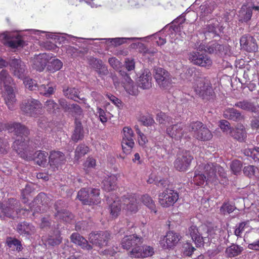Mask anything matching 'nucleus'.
<instances>
[{
	"instance_id": "nucleus-32",
	"label": "nucleus",
	"mask_w": 259,
	"mask_h": 259,
	"mask_svg": "<svg viewBox=\"0 0 259 259\" xmlns=\"http://www.w3.org/2000/svg\"><path fill=\"white\" fill-rule=\"evenodd\" d=\"M252 9L250 7L242 6L239 12V20L242 22H247L252 17Z\"/></svg>"
},
{
	"instance_id": "nucleus-47",
	"label": "nucleus",
	"mask_w": 259,
	"mask_h": 259,
	"mask_svg": "<svg viewBox=\"0 0 259 259\" xmlns=\"http://www.w3.org/2000/svg\"><path fill=\"white\" fill-rule=\"evenodd\" d=\"M249 221L241 222L236 226L234 233L238 237H240L245 228L249 227Z\"/></svg>"
},
{
	"instance_id": "nucleus-19",
	"label": "nucleus",
	"mask_w": 259,
	"mask_h": 259,
	"mask_svg": "<svg viewBox=\"0 0 259 259\" xmlns=\"http://www.w3.org/2000/svg\"><path fill=\"white\" fill-rule=\"evenodd\" d=\"M121 203L123 209L127 211L136 212L138 210V198L136 194L124 196Z\"/></svg>"
},
{
	"instance_id": "nucleus-20",
	"label": "nucleus",
	"mask_w": 259,
	"mask_h": 259,
	"mask_svg": "<svg viewBox=\"0 0 259 259\" xmlns=\"http://www.w3.org/2000/svg\"><path fill=\"white\" fill-rule=\"evenodd\" d=\"M143 242V239L137 235H130L124 236L121 241V247L125 249L128 250L135 246L141 245Z\"/></svg>"
},
{
	"instance_id": "nucleus-48",
	"label": "nucleus",
	"mask_w": 259,
	"mask_h": 259,
	"mask_svg": "<svg viewBox=\"0 0 259 259\" xmlns=\"http://www.w3.org/2000/svg\"><path fill=\"white\" fill-rule=\"evenodd\" d=\"M244 154L247 156L251 157L255 161L259 160V147L245 149Z\"/></svg>"
},
{
	"instance_id": "nucleus-58",
	"label": "nucleus",
	"mask_w": 259,
	"mask_h": 259,
	"mask_svg": "<svg viewBox=\"0 0 259 259\" xmlns=\"http://www.w3.org/2000/svg\"><path fill=\"white\" fill-rule=\"evenodd\" d=\"M26 65L24 62L17 59V77L22 78L26 71Z\"/></svg>"
},
{
	"instance_id": "nucleus-49",
	"label": "nucleus",
	"mask_w": 259,
	"mask_h": 259,
	"mask_svg": "<svg viewBox=\"0 0 259 259\" xmlns=\"http://www.w3.org/2000/svg\"><path fill=\"white\" fill-rule=\"evenodd\" d=\"M135 130L138 135V142L141 146H144L148 142L146 136L141 131L138 126H135Z\"/></svg>"
},
{
	"instance_id": "nucleus-40",
	"label": "nucleus",
	"mask_w": 259,
	"mask_h": 259,
	"mask_svg": "<svg viewBox=\"0 0 259 259\" xmlns=\"http://www.w3.org/2000/svg\"><path fill=\"white\" fill-rule=\"evenodd\" d=\"M142 202L148 207L152 211L156 212V207L154 201L148 195H144L141 197Z\"/></svg>"
},
{
	"instance_id": "nucleus-28",
	"label": "nucleus",
	"mask_w": 259,
	"mask_h": 259,
	"mask_svg": "<svg viewBox=\"0 0 259 259\" xmlns=\"http://www.w3.org/2000/svg\"><path fill=\"white\" fill-rule=\"evenodd\" d=\"M62 238L59 231L54 232L53 234L50 235L47 238L44 239L46 244L51 246L59 245L62 242Z\"/></svg>"
},
{
	"instance_id": "nucleus-22",
	"label": "nucleus",
	"mask_w": 259,
	"mask_h": 259,
	"mask_svg": "<svg viewBox=\"0 0 259 259\" xmlns=\"http://www.w3.org/2000/svg\"><path fill=\"white\" fill-rule=\"evenodd\" d=\"M181 238L179 234L173 231L168 232L163 241L165 242L163 246L166 248H172L178 243Z\"/></svg>"
},
{
	"instance_id": "nucleus-9",
	"label": "nucleus",
	"mask_w": 259,
	"mask_h": 259,
	"mask_svg": "<svg viewBox=\"0 0 259 259\" xmlns=\"http://www.w3.org/2000/svg\"><path fill=\"white\" fill-rule=\"evenodd\" d=\"M179 197L177 191L166 189L158 196V200L160 205L163 207L172 206L178 200Z\"/></svg>"
},
{
	"instance_id": "nucleus-54",
	"label": "nucleus",
	"mask_w": 259,
	"mask_h": 259,
	"mask_svg": "<svg viewBox=\"0 0 259 259\" xmlns=\"http://www.w3.org/2000/svg\"><path fill=\"white\" fill-rule=\"evenodd\" d=\"M95 62L96 65V68L97 69L98 73L101 75L107 74V68L103 64L102 61L100 60H96Z\"/></svg>"
},
{
	"instance_id": "nucleus-15",
	"label": "nucleus",
	"mask_w": 259,
	"mask_h": 259,
	"mask_svg": "<svg viewBox=\"0 0 259 259\" xmlns=\"http://www.w3.org/2000/svg\"><path fill=\"white\" fill-rule=\"evenodd\" d=\"M244 240L248 244L249 249L259 250V229H252L250 231L246 232Z\"/></svg>"
},
{
	"instance_id": "nucleus-17",
	"label": "nucleus",
	"mask_w": 259,
	"mask_h": 259,
	"mask_svg": "<svg viewBox=\"0 0 259 259\" xmlns=\"http://www.w3.org/2000/svg\"><path fill=\"white\" fill-rule=\"evenodd\" d=\"M189 131V126L186 127L182 123L174 124L166 128L167 134L172 138L180 139L183 137L186 138L185 133Z\"/></svg>"
},
{
	"instance_id": "nucleus-60",
	"label": "nucleus",
	"mask_w": 259,
	"mask_h": 259,
	"mask_svg": "<svg viewBox=\"0 0 259 259\" xmlns=\"http://www.w3.org/2000/svg\"><path fill=\"white\" fill-rule=\"evenodd\" d=\"M182 250L184 255L190 256L195 249L190 243L187 242L183 245Z\"/></svg>"
},
{
	"instance_id": "nucleus-7",
	"label": "nucleus",
	"mask_w": 259,
	"mask_h": 259,
	"mask_svg": "<svg viewBox=\"0 0 259 259\" xmlns=\"http://www.w3.org/2000/svg\"><path fill=\"white\" fill-rule=\"evenodd\" d=\"M193 159V157L189 151H182L177 155L174 167L180 171H185L189 168Z\"/></svg>"
},
{
	"instance_id": "nucleus-30",
	"label": "nucleus",
	"mask_w": 259,
	"mask_h": 259,
	"mask_svg": "<svg viewBox=\"0 0 259 259\" xmlns=\"http://www.w3.org/2000/svg\"><path fill=\"white\" fill-rule=\"evenodd\" d=\"M117 178L114 175H111L106 178L103 181V188L107 192L114 190L116 188Z\"/></svg>"
},
{
	"instance_id": "nucleus-33",
	"label": "nucleus",
	"mask_w": 259,
	"mask_h": 259,
	"mask_svg": "<svg viewBox=\"0 0 259 259\" xmlns=\"http://www.w3.org/2000/svg\"><path fill=\"white\" fill-rule=\"evenodd\" d=\"M83 137V131L81 123L80 122H76L71 139L74 142H77L82 139Z\"/></svg>"
},
{
	"instance_id": "nucleus-36",
	"label": "nucleus",
	"mask_w": 259,
	"mask_h": 259,
	"mask_svg": "<svg viewBox=\"0 0 259 259\" xmlns=\"http://www.w3.org/2000/svg\"><path fill=\"white\" fill-rule=\"evenodd\" d=\"M156 119L159 124L167 126L174 123L171 117L162 112H160L157 114Z\"/></svg>"
},
{
	"instance_id": "nucleus-16",
	"label": "nucleus",
	"mask_w": 259,
	"mask_h": 259,
	"mask_svg": "<svg viewBox=\"0 0 259 259\" xmlns=\"http://www.w3.org/2000/svg\"><path fill=\"white\" fill-rule=\"evenodd\" d=\"M119 73L121 76V84L125 91L130 95H137L138 93L137 87L134 84V82L128 74L122 70H119Z\"/></svg>"
},
{
	"instance_id": "nucleus-31",
	"label": "nucleus",
	"mask_w": 259,
	"mask_h": 259,
	"mask_svg": "<svg viewBox=\"0 0 259 259\" xmlns=\"http://www.w3.org/2000/svg\"><path fill=\"white\" fill-rule=\"evenodd\" d=\"M17 232L22 235H30L35 232V228L31 224L24 222L17 226Z\"/></svg>"
},
{
	"instance_id": "nucleus-43",
	"label": "nucleus",
	"mask_w": 259,
	"mask_h": 259,
	"mask_svg": "<svg viewBox=\"0 0 259 259\" xmlns=\"http://www.w3.org/2000/svg\"><path fill=\"white\" fill-rule=\"evenodd\" d=\"M34 192V189L31 184H27L24 189L22 190L21 195L24 203H26L30 199L31 193Z\"/></svg>"
},
{
	"instance_id": "nucleus-42",
	"label": "nucleus",
	"mask_w": 259,
	"mask_h": 259,
	"mask_svg": "<svg viewBox=\"0 0 259 259\" xmlns=\"http://www.w3.org/2000/svg\"><path fill=\"white\" fill-rule=\"evenodd\" d=\"M242 250V248L239 245L233 244L227 248L226 253L229 257H234L238 255Z\"/></svg>"
},
{
	"instance_id": "nucleus-63",
	"label": "nucleus",
	"mask_w": 259,
	"mask_h": 259,
	"mask_svg": "<svg viewBox=\"0 0 259 259\" xmlns=\"http://www.w3.org/2000/svg\"><path fill=\"white\" fill-rule=\"evenodd\" d=\"M141 122L146 126H151L155 124V121L150 116H143L140 118Z\"/></svg>"
},
{
	"instance_id": "nucleus-34",
	"label": "nucleus",
	"mask_w": 259,
	"mask_h": 259,
	"mask_svg": "<svg viewBox=\"0 0 259 259\" xmlns=\"http://www.w3.org/2000/svg\"><path fill=\"white\" fill-rule=\"evenodd\" d=\"M57 212L55 213V217L58 220H62L65 222H70L73 218V215L66 210H58L56 208Z\"/></svg>"
},
{
	"instance_id": "nucleus-23",
	"label": "nucleus",
	"mask_w": 259,
	"mask_h": 259,
	"mask_svg": "<svg viewBox=\"0 0 259 259\" xmlns=\"http://www.w3.org/2000/svg\"><path fill=\"white\" fill-rule=\"evenodd\" d=\"M152 75L148 70H145L139 77L138 85L144 90L150 89L152 87Z\"/></svg>"
},
{
	"instance_id": "nucleus-18",
	"label": "nucleus",
	"mask_w": 259,
	"mask_h": 259,
	"mask_svg": "<svg viewBox=\"0 0 259 259\" xmlns=\"http://www.w3.org/2000/svg\"><path fill=\"white\" fill-rule=\"evenodd\" d=\"M241 48L248 52H255L258 50L256 39L249 34L243 35L240 39Z\"/></svg>"
},
{
	"instance_id": "nucleus-62",
	"label": "nucleus",
	"mask_w": 259,
	"mask_h": 259,
	"mask_svg": "<svg viewBox=\"0 0 259 259\" xmlns=\"http://www.w3.org/2000/svg\"><path fill=\"white\" fill-rule=\"evenodd\" d=\"M48 197L44 193H40L36 196L35 201L37 204L45 205L48 203Z\"/></svg>"
},
{
	"instance_id": "nucleus-1",
	"label": "nucleus",
	"mask_w": 259,
	"mask_h": 259,
	"mask_svg": "<svg viewBox=\"0 0 259 259\" xmlns=\"http://www.w3.org/2000/svg\"><path fill=\"white\" fill-rule=\"evenodd\" d=\"M28 130L24 125L17 123V153L27 160H33L38 165L44 166L47 163L48 154L45 151L36 152L32 157L28 150Z\"/></svg>"
},
{
	"instance_id": "nucleus-29",
	"label": "nucleus",
	"mask_w": 259,
	"mask_h": 259,
	"mask_svg": "<svg viewBox=\"0 0 259 259\" xmlns=\"http://www.w3.org/2000/svg\"><path fill=\"white\" fill-rule=\"evenodd\" d=\"M231 136L239 141H243L246 138V132L242 124H237L235 130L231 131Z\"/></svg>"
},
{
	"instance_id": "nucleus-2",
	"label": "nucleus",
	"mask_w": 259,
	"mask_h": 259,
	"mask_svg": "<svg viewBox=\"0 0 259 259\" xmlns=\"http://www.w3.org/2000/svg\"><path fill=\"white\" fill-rule=\"evenodd\" d=\"M218 175L224 176V169L222 166L216 163H201L195 171L193 181L195 185L201 186L205 182H216Z\"/></svg>"
},
{
	"instance_id": "nucleus-64",
	"label": "nucleus",
	"mask_w": 259,
	"mask_h": 259,
	"mask_svg": "<svg viewBox=\"0 0 259 259\" xmlns=\"http://www.w3.org/2000/svg\"><path fill=\"white\" fill-rule=\"evenodd\" d=\"M256 169V167L253 165H248L244 167L243 172L246 176L251 177L254 175Z\"/></svg>"
},
{
	"instance_id": "nucleus-13",
	"label": "nucleus",
	"mask_w": 259,
	"mask_h": 259,
	"mask_svg": "<svg viewBox=\"0 0 259 259\" xmlns=\"http://www.w3.org/2000/svg\"><path fill=\"white\" fill-rule=\"evenodd\" d=\"M110 239V234L108 231L91 233L89 238L90 243L100 247L106 246Z\"/></svg>"
},
{
	"instance_id": "nucleus-6",
	"label": "nucleus",
	"mask_w": 259,
	"mask_h": 259,
	"mask_svg": "<svg viewBox=\"0 0 259 259\" xmlns=\"http://www.w3.org/2000/svg\"><path fill=\"white\" fill-rule=\"evenodd\" d=\"M196 93L203 99L209 100L214 96V93L211 85L205 78L199 77L194 87Z\"/></svg>"
},
{
	"instance_id": "nucleus-39",
	"label": "nucleus",
	"mask_w": 259,
	"mask_h": 259,
	"mask_svg": "<svg viewBox=\"0 0 259 259\" xmlns=\"http://www.w3.org/2000/svg\"><path fill=\"white\" fill-rule=\"evenodd\" d=\"M224 49V47L218 42L213 41L209 42L206 46L205 50L209 53H218L221 52Z\"/></svg>"
},
{
	"instance_id": "nucleus-50",
	"label": "nucleus",
	"mask_w": 259,
	"mask_h": 259,
	"mask_svg": "<svg viewBox=\"0 0 259 259\" xmlns=\"http://www.w3.org/2000/svg\"><path fill=\"white\" fill-rule=\"evenodd\" d=\"M45 107L50 113H55L56 111L59 109L58 104L52 100L47 101L45 104Z\"/></svg>"
},
{
	"instance_id": "nucleus-25",
	"label": "nucleus",
	"mask_w": 259,
	"mask_h": 259,
	"mask_svg": "<svg viewBox=\"0 0 259 259\" xmlns=\"http://www.w3.org/2000/svg\"><path fill=\"white\" fill-rule=\"evenodd\" d=\"M65 160L64 154L60 151H52L49 156V163L51 166L58 167Z\"/></svg>"
},
{
	"instance_id": "nucleus-10",
	"label": "nucleus",
	"mask_w": 259,
	"mask_h": 259,
	"mask_svg": "<svg viewBox=\"0 0 259 259\" xmlns=\"http://www.w3.org/2000/svg\"><path fill=\"white\" fill-rule=\"evenodd\" d=\"M21 109L31 116L36 117L41 113V105L37 100L30 99L21 105Z\"/></svg>"
},
{
	"instance_id": "nucleus-27",
	"label": "nucleus",
	"mask_w": 259,
	"mask_h": 259,
	"mask_svg": "<svg viewBox=\"0 0 259 259\" xmlns=\"http://www.w3.org/2000/svg\"><path fill=\"white\" fill-rule=\"evenodd\" d=\"M234 106L247 111L252 112L257 111V106L254 103L248 100L237 102L235 104Z\"/></svg>"
},
{
	"instance_id": "nucleus-45",
	"label": "nucleus",
	"mask_w": 259,
	"mask_h": 259,
	"mask_svg": "<svg viewBox=\"0 0 259 259\" xmlns=\"http://www.w3.org/2000/svg\"><path fill=\"white\" fill-rule=\"evenodd\" d=\"M28 38L25 36H21L17 30V52L21 48L28 49Z\"/></svg>"
},
{
	"instance_id": "nucleus-24",
	"label": "nucleus",
	"mask_w": 259,
	"mask_h": 259,
	"mask_svg": "<svg viewBox=\"0 0 259 259\" xmlns=\"http://www.w3.org/2000/svg\"><path fill=\"white\" fill-rule=\"evenodd\" d=\"M70 239L72 242L80 246L83 249L90 250L93 248L88 241L77 233H73L70 236Z\"/></svg>"
},
{
	"instance_id": "nucleus-53",
	"label": "nucleus",
	"mask_w": 259,
	"mask_h": 259,
	"mask_svg": "<svg viewBox=\"0 0 259 259\" xmlns=\"http://www.w3.org/2000/svg\"><path fill=\"white\" fill-rule=\"evenodd\" d=\"M96 165V160L92 157H88L83 164V169L88 172Z\"/></svg>"
},
{
	"instance_id": "nucleus-3",
	"label": "nucleus",
	"mask_w": 259,
	"mask_h": 259,
	"mask_svg": "<svg viewBox=\"0 0 259 259\" xmlns=\"http://www.w3.org/2000/svg\"><path fill=\"white\" fill-rule=\"evenodd\" d=\"M12 78L6 70L0 71V89L3 87L7 93V97L5 99V102L10 110H13L15 107V94L13 92V88L8 84L10 83Z\"/></svg>"
},
{
	"instance_id": "nucleus-59",
	"label": "nucleus",
	"mask_w": 259,
	"mask_h": 259,
	"mask_svg": "<svg viewBox=\"0 0 259 259\" xmlns=\"http://www.w3.org/2000/svg\"><path fill=\"white\" fill-rule=\"evenodd\" d=\"M230 167L233 172L235 175H237L241 171L242 168L241 162L237 160H234L231 162Z\"/></svg>"
},
{
	"instance_id": "nucleus-38",
	"label": "nucleus",
	"mask_w": 259,
	"mask_h": 259,
	"mask_svg": "<svg viewBox=\"0 0 259 259\" xmlns=\"http://www.w3.org/2000/svg\"><path fill=\"white\" fill-rule=\"evenodd\" d=\"M64 95L67 98L76 101V99H81L78 95V90L74 88H67L63 89Z\"/></svg>"
},
{
	"instance_id": "nucleus-14",
	"label": "nucleus",
	"mask_w": 259,
	"mask_h": 259,
	"mask_svg": "<svg viewBox=\"0 0 259 259\" xmlns=\"http://www.w3.org/2000/svg\"><path fill=\"white\" fill-rule=\"evenodd\" d=\"M188 59L193 64L202 67H208L212 64V61L206 55L197 52H191Z\"/></svg>"
},
{
	"instance_id": "nucleus-37",
	"label": "nucleus",
	"mask_w": 259,
	"mask_h": 259,
	"mask_svg": "<svg viewBox=\"0 0 259 259\" xmlns=\"http://www.w3.org/2000/svg\"><path fill=\"white\" fill-rule=\"evenodd\" d=\"M4 40L3 43L12 49L16 48V37L14 34L11 33L4 34Z\"/></svg>"
},
{
	"instance_id": "nucleus-46",
	"label": "nucleus",
	"mask_w": 259,
	"mask_h": 259,
	"mask_svg": "<svg viewBox=\"0 0 259 259\" xmlns=\"http://www.w3.org/2000/svg\"><path fill=\"white\" fill-rule=\"evenodd\" d=\"M89 152V148L84 144H80L76 147L75 152V158L78 160Z\"/></svg>"
},
{
	"instance_id": "nucleus-52",
	"label": "nucleus",
	"mask_w": 259,
	"mask_h": 259,
	"mask_svg": "<svg viewBox=\"0 0 259 259\" xmlns=\"http://www.w3.org/2000/svg\"><path fill=\"white\" fill-rule=\"evenodd\" d=\"M23 83L26 88L30 91L37 90L38 88V84L35 80H33L30 78L26 77L24 78Z\"/></svg>"
},
{
	"instance_id": "nucleus-5",
	"label": "nucleus",
	"mask_w": 259,
	"mask_h": 259,
	"mask_svg": "<svg viewBox=\"0 0 259 259\" xmlns=\"http://www.w3.org/2000/svg\"><path fill=\"white\" fill-rule=\"evenodd\" d=\"M189 131L193 132L194 137L198 140L209 141L212 137L210 131L200 121L191 123L189 125Z\"/></svg>"
},
{
	"instance_id": "nucleus-56",
	"label": "nucleus",
	"mask_w": 259,
	"mask_h": 259,
	"mask_svg": "<svg viewBox=\"0 0 259 259\" xmlns=\"http://www.w3.org/2000/svg\"><path fill=\"white\" fill-rule=\"evenodd\" d=\"M140 245H138L135 246V247L132 248V250L130 251L128 255L132 257L142 258V246Z\"/></svg>"
},
{
	"instance_id": "nucleus-35",
	"label": "nucleus",
	"mask_w": 259,
	"mask_h": 259,
	"mask_svg": "<svg viewBox=\"0 0 259 259\" xmlns=\"http://www.w3.org/2000/svg\"><path fill=\"white\" fill-rule=\"evenodd\" d=\"M37 90L40 94L45 96H50L54 93V88L50 83H47V85L43 84L38 85Z\"/></svg>"
},
{
	"instance_id": "nucleus-57",
	"label": "nucleus",
	"mask_w": 259,
	"mask_h": 259,
	"mask_svg": "<svg viewBox=\"0 0 259 259\" xmlns=\"http://www.w3.org/2000/svg\"><path fill=\"white\" fill-rule=\"evenodd\" d=\"M63 66L62 62L58 59H54L50 62V70L55 72L60 70Z\"/></svg>"
},
{
	"instance_id": "nucleus-41",
	"label": "nucleus",
	"mask_w": 259,
	"mask_h": 259,
	"mask_svg": "<svg viewBox=\"0 0 259 259\" xmlns=\"http://www.w3.org/2000/svg\"><path fill=\"white\" fill-rule=\"evenodd\" d=\"M214 9L213 6L208 2H205L199 7L200 15L204 17L211 13Z\"/></svg>"
},
{
	"instance_id": "nucleus-44",
	"label": "nucleus",
	"mask_w": 259,
	"mask_h": 259,
	"mask_svg": "<svg viewBox=\"0 0 259 259\" xmlns=\"http://www.w3.org/2000/svg\"><path fill=\"white\" fill-rule=\"evenodd\" d=\"M121 205L118 200H114L113 203L110 205V213L113 217L118 216L120 210Z\"/></svg>"
},
{
	"instance_id": "nucleus-26",
	"label": "nucleus",
	"mask_w": 259,
	"mask_h": 259,
	"mask_svg": "<svg viewBox=\"0 0 259 259\" xmlns=\"http://www.w3.org/2000/svg\"><path fill=\"white\" fill-rule=\"evenodd\" d=\"M224 118L232 120L235 121H240L244 119V116L241 113L234 108L226 109L223 113Z\"/></svg>"
},
{
	"instance_id": "nucleus-51",
	"label": "nucleus",
	"mask_w": 259,
	"mask_h": 259,
	"mask_svg": "<svg viewBox=\"0 0 259 259\" xmlns=\"http://www.w3.org/2000/svg\"><path fill=\"white\" fill-rule=\"evenodd\" d=\"M235 208V206L229 202H224L220 208V212L224 214L226 213L229 214L232 212Z\"/></svg>"
},
{
	"instance_id": "nucleus-11",
	"label": "nucleus",
	"mask_w": 259,
	"mask_h": 259,
	"mask_svg": "<svg viewBox=\"0 0 259 259\" xmlns=\"http://www.w3.org/2000/svg\"><path fill=\"white\" fill-rule=\"evenodd\" d=\"M90 188L88 190L85 189H81L77 194V198L82 202L83 204L91 205L98 204L100 202V190L99 189H93V193L95 195V197L93 198H89L90 196Z\"/></svg>"
},
{
	"instance_id": "nucleus-8",
	"label": "nucleus",
	"mask_w": 259,
	"mask_h": 259,
	"mask_svg": "<svg viewBox=\"0 0 259 259\" xmlns=\"http://www.w3.org/2000/svg\"><path fill=\"white\" fill-rule=\"evenodd\" d=\"M205 228V226H201L198 228L195 225H192L189 228L188 232L197 246H201L203 245L206 238H213L211 234V230H207V232L204 234L200 232L201 228Z\"/></svg>"
},
{
	"instance_id": "nucleus-55",
	"label": "nucleus",
	"mask_w": 259,
	"mask_h": 259,
	"mask_svg": "<svg viewBox=\"0 0 259 259\" xmlns=\"http://www.w3.org/2000/svg\"><path fill=\"white\" fill-rule=\"evenodd\" d=\"M138 37H116L113 38H108L111 42L113 43L115 46H119L126 42V40H136L138 39Z\"/></svg>"
},
{
	"instance_id": "nucleus-12",
	"label": "nucleus",
	"mask_w": 259,
	"mask_h": 259,
	"mask_svg": "<svg viewBox=\"0 0 259 259\" xmlns=\"http://www.w3.org/2000/svg\"><path fill=\"white\" fill-rule=\"evenodd\" d=\"M122 133V148L124 153L128 154L135 145L134 132L131 128L125 126L123 128Z\"/></svg>"
},
{
	"instance_id": "nucleus-21",
	"label": "nucleus",
	"mask_w": 259,
	"mask_h": 259,
	"mask_svg": "<svg viewBox=\"0 0 259 259\" xmlns=\"http://www.w3.org/2000/svg\"><path fill=\"white\" fill-rule=\"evenodd\" d=\"M49 58L50 56L47 53L35 55L31 60L32 67L37 71H42L45 68Z\"/></svg>"
},
{
	"instance_id": "nucleus-4",
	"label": "nucleus",
	"mask_w": 259,
	"mask_h": 259,
	"mask_svg": "<svg viewBox=\"0 0 259 259\" xmlns=\"http://www.w3.org/2000/svg\"><path fill=\"white\" fill-rule=\"evenodd\" d=\"M154 78L158 87L163 90H169L172 87L173 82L170 73L161 67L155 69Z\"/></svg>"
},
{
	"instance_id": "nucleus-61",
	"label": "nucleus",
	"mask_w": 259,
	"mask_h": 259,
	"mask_svg": "<svg viewBox=\"0 0 259 259\" xmlns=\"http://www.w3.org/2000/svg\"><path fill=\"white\" fill-rule=\"evenodd\" d=\"M142 258L152 256L154 253V249L150 246H142Z\"/></svg>"
}]
</instances>
